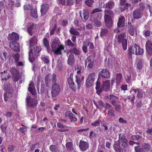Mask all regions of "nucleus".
I'll return each mask as SVG.
<instances>
[{
  "label": "nucleus",
  "instance_id": "nucleus-8",
  "mask_svg": "<svg viewBox=\"0 0 152 152\" xmlns=\"http://www.w3.org/2000/svg\"><path fill=\"white\" fill-rule=\"evenodd\" d=\"M27 21L26 20H25V22L23 24V26H25L24 28H25L26 26H28L27 28L28 32L31 36H32V34L35 31L36 26L32 23H27L26 22Z\"/></svg>",
  "mask_w": 152,
  "mask_h": 152
},
{
  "label": "nucleus",
  "instance_id": "nucleus-30",
  "mask_svg": "<svg viewBox=\"0 0 152 152\" xmlns=\"http://www.w3.org/2000/svg\"><path fill=\"white\" fill-rule=\"evenodd\" d=\"M1 80H7L9 78L10 76L9 74H8L6 71H4V72H1Z\"/></svg>",
  "mask_w": 152,
  "mask_h": 152
},
{
  "label": "nucleus",
  "instance_id": "nucleus-48",
  "mask_svg": "<svg viewBox=\"0 0 152 152\" xmlns=\"http://www.w3.org/2000/svg\"><path fill=\"white\" fill-rule=\"evenodd\" d=\"M108 115L110 117H113L115 116L114 111L113 109H110L108 112Z\"/></svg>",
  "mask_w": 152,
  "mask_h": 152
},
{
  "label": "nucleus",
  "instance_id": "nucleus-29",
  "mask_svg": "<svg viewBox=\"0 0 152 152\" xmlns=\"http://www.w3.org/2000/svg\"><path fill=\"white\" fill-rule=\"evenodd\" d=\"M29 87L28 88V91L33 95H35L36 94L35 89L33 83L31 82L29 85Z\"/></svg>",
  "mask_w": 152,
  "mask_h": 152
},
{
  "label": "nucleus",
  "instance_id": "nucleus-16",
  "mask_svg": "<svg viewBox=\"0 0 152 152\" xmlns=\"http://www.w3.org/2000/svg\"><path fill=\"white\" fill-rule=\"evenodd\" d=\"M85 66H87L88 69H91L92 68L94 65L93 60L90 57H88L85 60Z\"/></svg>",
  "mask_w": 152,
  "mask_h": 152
},
{
  "label": "nucleus",
  "instance_id": "nucleus-53",
  "mask_svg": "<svg viewBox=\"0 0 152 152\" xmlns=\"http://www.w3.org/2000/svg\"><path fill=\"white\" fill-rule=\"evenodd\" d=\"M96 133L92 131L90 132L89 137L91 139L92 137H96Z\"/></svg>",
  "mask_w": 152,
  "mask_h": 152
},
{
  "label": "nucleus",
  "instance_id": "nucleus-1",
  "mask_svg": "<svg viewBox=\"0 0 152 152\" xmlns=\"http://www.w3.org/2000/svg\"><path fill=\"white\" fill-rule=\"evenodd\" d=\"M51 46L52 50L54 53L57 54H61V51L64 48V46L60 44V42L58 38H55L51 42Z\"/></svg>",
  "mask_w": 152,
  "mask_h": 152
},
{
  "label": "nucleus",
  "instance_id": "nucleus-4",
  "mask_svg": "<svg viewBox=\"0 0 152 152\" xmlns=\"http://www.w3.org/2000/svg\"><path fill=\"white\" fill-rule=\"evenodd\" d=\"M116 36L118 37V42L122 43L124 50H126L127 48V41L124 37L126 36V34L122 32L119 34H117Z\"/></svg>",
  "mask_w": 152,
  "mask_h": 152
},
{
  "label": "nucleus",
  "instance_id": "nucleus-23",
  "mask_svg": "<svg viewBox=\"0 0 152 152\" xmlns=\"http://www.w3.org/2000/svg\"><path fill=\"white\" fill-rule=\"evenodd\" d=\"M48 8L49 6L48 4H42L41 6L40 10L41 15H44L47 12Z\"/></svg>",
  "mask_w": 152,
  "mask_h": 152
},
{
  "label": "nucleus",
  "instance_id": "nucleus-19",
  "mask_svg": "<svg viewBox=\"0 0 152 152\" xmlns=\"http://www.w3.org/2000/svg\"><path fill=\"white\" fill-rule=\"evenodd\" d=\"M146 49L148 53L150 55H152V42L147 41L145 45Z\"/></svg>",
  "mask_w": 152,
  "mask_h": 152
},
{
  "label": "nucleus",
  "instance_id": "nucleus-2",
  "mask_svg": "<svg viewBox=\"0 0 152 152\" xmlns=\"http://www.w3.org/2000/svg\"><path fill=\"white\" fill-rule=\"evenodd\" d=\"M140 47L137 44H134L132 46L130 47L129 48V58L130 61H131L132 56L131 54H135L136 55H142L144 52L143 50H140L139 53L137 52V50H139Z\"/></svg>",
  "mask_w": 152,
  "mask_h": 152
},
{
  "label": "nucleus",
  "instance_id": "nucleus-52",
  "mask_svg": "<svg viewBox=\"0 0 152 152\" xmlns=\"http://www.w3.org/2000/svg\"><path fill=\"white\" fill-rule=\"evenodd\" d=\"M125 78L126 80V82L129 83L131 79V74L130 73H128L125 76Z\"/></svg>",
  "mask_w": 152,
  "mask_h": 152
},
{
  "label": "nucleus",
  "instance_id": "nucleus-46",
  "mask_svg": "<svg viewBox=\"0 0 152 152\" xmlns=\"http://www.w3.org/2000/svg\"><path fill=\"white\" fill-rule=\"evenodd\" d=\"M65 115L66 117H69L70 120L73 116V114L71 111H68L66 112Z\"/></svg>",
  "mask_w": 152,
  "mask_h": 152
},
{
  "label": "nucleus",
  "instance_id": "nucleus-47",
  "mask_svg": "<svg viewBox=\"0 0 152 152\" xmlns=\"http://www.w3.org/2000/svg\"><path fill=\"white\" fill-rule=\"evenodd\" d=\"M101 121L99 119L96 120L94 122L91 123V125L93 126H98L100 124Z\"/></svg>",
  "mask_w": 152,
  "mask_h": 152
},
{
  "label": "nucleus",
  "instance_id": "nucleus-64",
  "mask_svg": "<svg viewBox=\"0 0 152 152\" xmlns=\"http://www.w3.org/2000/svg\"><path fill=\"white\" fill-rule=\"evenodd\" d=\"M129 99L131 100L132 101V103H134V101L135 99V97L134 96H132V97L131 96L128 97Z\"/></svg>",
  "mask_w": 152,
  "mask_h": 152
},
{
  "label": "nucleus",
  "instance_id": "nucleus-50",
  "mask_svg": "<svg viewBox=\"0 0 152 152\" xmlns=\"http://www.w3.org/2000/svg\"><path fill=\"white\" fill-rule=\"evenodd\" d=\"M65 44L69 46H74V44L72 43L69 39H68L66 42Z\"/></svg>",
  "mask_w": 152,
  "mask_h": 152
},
{
  "label": "nucleus",
  "instance_id": "nucleus-45",
  "mask_svg": "<svg viewBox=\"0 0 152 152\" xmlns=\"http://www.w3.org/2000/svg\"><path fill=\"white\" fill-rule=\"evenodd\" d=\"M41 58L42 60L44 62V63H48L49 62V60L48 57L45 56L43 55L42 57Z\"/></svg>",
  "mask_w": 152,
  "mask_h": 152
},
{
  "label": "nucleus",
  "instance_id": "nucleus-7",
  "mask_svg": "<svg viewBox=\"0 0 152 152\" xmlns=\"http://www.w3.org/2000/svg\"><path fill=\"white\" fill-rule=\"evenodd\" d=\"M119 136V144L121 148H123L125 149H127L128 147L127 143V140L125 138V136L123 134H120Z\"/></svg>",
  "mask_w": 152,
  "mask_h": 152
},
{
  "label": "nucleus",
  "instance_id": "nucleus-49",
  "mask_svg": "<svg viewBox=\"0 0 152 152\" xmlns=\"http://www.w3.org/2000/svg\"><path fill=\"white\" fill-rule=\"evenodd\" d=\"M137 67L138 69H140L142 67V62L141 60H138L137 63Z\"/></svg>",
  "mask_w": 152,
  "mask_h": 152
},
{
  "label": "nucleus",
  "instance_id": "nucleus-6",
  "mask_svg": "<svg viewBox=\"0 0 152 152\" xmlns=\"http://www.w3.org/2000/svg\"><path fill=\"white\" fill-rule=\"evenodd\" d=\"M102 17V15L100 13H98L96 14L95 18L94 19H91L92 23L95 26L100 27L102 26V23L99 21Z\"/></svg>",
  "mask_w": 152,
  "mask_h": 152
},
{
  "label": "nucleus",
  "instance_id": "nucleus-11",
  "mask_svg": "<svg viewBox=\"0 0 152 152\" xmlns=\"http://www.w3.org/2000/svg\"><path fill=\"white\" fill-rule=\"evenodd\" d=\"M56 80V75L55 74L52 75L49 74L47 75L45 78V81L47 85L49 82L52 81L53 83H55Z\"/></svg>",
  "mask_w": 152,
  "mask_h": 152
},
{
  "label": "nucleus",
  "instance_id": "nucleus-9",
  "mask_svg": "<svg viewBox=\"0 0 152 152\" xmlns=\"http://www.w3.org/2000/svg\"><path fill=\"white\" fill-rule=\"evenodd\" d=\"M95 80V74L92 73L90 74L88 77L86 83V85L87 87H90L92 86Z\"/></svg>",
  "mask_w": 152,
  "mask_h": 152
},
{
  "label": "nucleus",
  "instance_id": "nucleus-60",
  "mask_svg": "<svg viewBox=\"0 0 152 152\" xmlns=\"http://www.w3.org/2000/svg\"><path fill=\"white\" fill-rule=\"evenodd\" d=\"M115 108L116 110L118 111H119L121 109V107L119 104H116L115 103Z\"/></svg>",
  "mask_w": 152,
  "mask_h": 152
},
{
  "label": "nucleus",
  "instance_id": "nucleus-32",
  "mask_svg": "<svg viewBox=\"0 0 152 152\" xmlns=\"http://www.w3.org/2000/svg\"><path fill=\"white\" fill-rule=\"evenodd\" d=\"M81 76L80 75H76V80L77 84V88L79 89L80 87L81 83L82 82V80H81Z\"/></svg>",
  "mask_w": 152,
  "mask_h": 152
},
{
  "label": "nucleus",
  "instance_id": "nucleus-35",
  "mask_svg": "<svg viewBox=\"0 0 152 152\" xmlns=\"http://www.w3.org/2000/svg\"><path fill=\"white\" fill-rule=\"evenodd\" d=\"M31 15L34 18H37L38 17V15L37 9H32L31 11Z\"/></svg>",
  "mask_w": 152,
  "mask_h": 152
},
{
  "label": "nucleus",
  "instance_id": "nucleus-5",
  "mask_svg": "<svg viewBox=\"0 0 152 152\" xmlns=\"http://www.w3.org/2000/svg\"><path fill=\"white\" fill-rule=\"evenodd\" d=\"M41 48L39 47H36V48L34 47V49L30 50L29 53V60L31 62H32L34 59V56L41 50Z\"/></svg>",
  "mask_w": 152,
  "mask_h": 152
},
{
  "label": "nucleus",
  "instance_id": "nucleus-38",
  "mask_svg": "<svg viewBox=\"0 0 152 152\" xmlns=\"http://www.w3.org/2000/svg\"><path fill=\"white\" fill-rule=\"evenodd\" d=\"M122 77V75L120 73H118L116 76V83L118 84L120 82Z\"/></svg>",
  "mask_w": 152,
  "mask_h": 152
},
{
  "label": "nucleus",
  "instance_id": "nucleus-15",
  "mask_svg": "<svg viewBox=\"0 0 152 152\" xmlns=\"http://www.w3.org/2000/svg\"><path fill=\"white\" fill-rule=\"evenodd\" d=\"M13 76V80L14 81L17 82L19 79V72L14 67H12L10 70Z\"/></svg>",
  "mask_w": 152,
  "mask_h": 152
},
{
  "label": "nucleus",
  "instance_id": "nucleus-31",
  "mask_svg": "<svg viewBox=\"0 0 152 152\" xmlns=\"http://www.w3.org/2000/svg\"><path fill=\"white\" fill-rule=\"evenodd\" d=\"M141 13L139 10H135L133 12V17L135 19H138L140 18H141Z\"/></svg>",
  "mask_w": 152,
  "mask_h": 152
},
{
  "label": "nucleus",
  "instance_id": "nucleus-26",
  "mask_svg": "<svg viewBox=\"0 0 152 152\" xmlns=\"http://www.w3.org/2000/svg\"><path fill=\"white\" fill-rule=\"evenodd\" d=\"M128 24L129 25V33L131 36H133L136 32V31L134 26L131 25V23H129Z\"/></svg>",
  "mask_w": 152,
  "mask_h": 152
},
{
  "label": "nucleus",
  "instance_id": "nucleus-56",
  "mask_svg": "<svg viewBox=\"0 0 152 152\" xmlns=\"http://www.w3.org/2000/svg\"><path fill=\"white\" fill-rule=\"evenodd\" d=\"M7 56L6 53H3L2 54H1L0 56V58L2 59V61L4 60V58L6 59V57Z\"/></svg>",
  "mask_w": 152,
  "mask_h": 152
},
{
  "label": "nucleus",
  "instance_id": "nucleus-58",
  "mask_svg": "<svg viewBox=\"0 0 152 152\" xmlns=\"http://www.w3.org/2000/svg\"><path fill=\"white\" fill-rule=\"evenodd\" d=\"M143 146L144 148L146 150H149L150 148V145L146 143H144L143 145Z\"/></svg>",
  "mask_w": 152,
  "mask_h": 152
},
{
  "label": "nucleus",
  "instance_id": "nucleus-37",
  "mask_svg": "<svg viewBox=\"0 0 152 152\" xmlns=\"http://www.w3.org/2000/svg\"><path fill=\"white\" fill-rule=\"evenodd\" d=\"M69 31L70 33L75 35H79V32L76 30L73 27L70 28Z\"/></svg>",
  "mask_w": 152,
  "mask_h": 152
},
{
  "label": "nucleus",
  "instance_id": "nucleus-13",
  "mask_svg": "<svg viewBox=\"0 0 152 152\" xmlns=\"http://www.w3.org/2000/svg\"><path fill=\"white\" fill-rule=\"evenodd\" d=\"M52 87L51 94L53 97H55L58 94L60 91V85L54 83Z\"/></svg>",
  "mask_w": 152,
  "mask_h": 152
},
{
  "label": "nucleus",
  "instance_id": "nucleus-42",
  "mask_svg": "<svg viewBox=\"0 0 152 152\" xmlns=\"http://www.w3.org/2000/svg\"><path fill=\"white\" fill-rule=\"evenodd\" d=\"M66 147L70 150H73V144L71 142H67L66 145Z\"/></svg>",
  "mask_w": 152,
  "mask_h": 152
},
{
  "label": "nucleus",
  "instance_id": "nucleus-24",
  "mask_svg": "<svg viewBox=\"0 0 152 152\" xmlns=\"http://www.w3.org/2000/svg\"><path fill=\"white\" fill-rule=\"evenodd\" d=\"M107 98L110 100L112 104L114 106H115L116 101L118 99V97L113 95H110L107 96Z\"/></svg>",
  "mask_w": 152,
  "mask_h": 152
},
{
  "label": "nucleus",
  "instance_id": "nucleus-27",
  "mask_svg": "<svg viewBox=\"0 0 152 152\" xmlns=\"http://www.w3.org/2000/svg\"><path fill=\"white\" fill-rule=\"evenodd\" d=\"M125 18L122 16H121L117 23L118 27H122L124 26Z\"/></svg>",
  "mask_w": 152,
  "mask_h": 152
},
{
  "label": "nucleus",
  "instance_id": "nucleus-22",
  "mask_svg": "<svg viewBox=\"0 0 152 152\" xmlns=\"http://www.w3.org/2000/svg\"><path fill=\"white\" fill-rule=\"evenodd\" d=\"M110 88V85L109 80H106L103 81L102 89L105 91H107Z\"/></svg>",
  "mask_w": 152,
  "mask_h": 152
},
{
  "label": "nucleus",
  "instance_id": "nucleus-43",
  "mask_svg": "<svg viewBox=\"0 0 152 152\" xmlns=\"http://www.w3.org/2000/svg\"><path fill=\"white\" fill-rule=\"evenodd\" d=\"M43 43L44 46L45 47L47 50L49 48V45L48 40L46 38H44L43 40Z\"/></svg>",
  "mask_w": 152,
  "mask_h": 152
},
{
  "label": "nucleus",
  "instance_id": "nucleus-44",
  "mask_svg": "<svg viewBox=\"0 0 152 152\" xmlns=\"http://www.w3.org/2000/svg\"><path fill=\"white\" fill-rule=\"evenodd\" d=\"M108 33L107 29L106 28L102 29L100 32V35L101 37L104 36Z\"/></svg>",
  "mask_w": 152,
  "mask_h": 152
},
{
  "label": "nucleus",
  "instance_id": "nucleus-63",
  "mask_svg": "<svg viewBox=\"0 0 152 152\" xmlns=\"http://www.w3.org/2000/svg\"><path fill=\"white\" fill-rule=\"evenodd\" d=\"M77 75H80V74L81 71V68L80 66H78L77 68Z\"/></svg>",
  "mask_w": 152,
  "mask_h": 152
},
{
  "label": "nucleus",
  "instance_id": "nucleus-55",
  "mask_svg": "<svg viewBox=\"0 0 152 152\" xmlns=\"http://www.w3.org/2000/svg\"><path fill=\"white\" fill-rule=\"evenodd\" d=\"M86 42L87 43L88 46H89V48L93 49L94 48V46L92 43L91 42H89L88 40H85Z\"/></svg>",
  "mask_w": 152,
  "mask_h": 152
},
{
  "label": "nucleus",
  "instance_id": "nucleus-57",
  "mask_svg": "<svg viewBox=\"0 0 152 152\" xmlns=\"http://www.w3.org/2000/svg\"><path fill=\"white\" fill-rule=\"evenodd\" d=\"M14 57L15 59V61L16 62H18V61L19 56V54L18 53L15 54L14 56Z\"/></svg>",
  "mask_w": 152,
  "mask_h": 152
},
{
  "label": "nucleus",
  "instance_id": "nucleus-21",
  "mask_svg": "<svg viewBox=\"0 0 152 152\" xmlns=\"http://www.w3.org/2000/svg\"><path fill=\"white\" fill-rule=\"evenodd\" d=\"M9 46L10 48L14 51H18L19 50V45L18 43L16 42H10Z\"/></svg>",
  "mask_w": 152,
  "mask_h": 152
},
{
  "label": "nucleus",
  "instance_id": "nucleus-12",
  "mask_svg": "<svg viewBox=\"0 0 152 152\" xmlns=\"http://www.w3.org/2000/svg\"><path fill=\"white\" fill-rule=\"evenodd\" d=\"M4 89L5 91L7 92L4 94V100L6 101L8 99L9 95L12 93L11 88L10 85L7 86L6 84H5L4 85Z\"/></svg>",
  "mask_w": 152,
  "mask_h": 152
},
{
  "label": "nucleus",
  "instance_id": "nucleus-3",
  "mask_svg": "<svg viewBox=\"0 0 152 152\" xmlns=\"http://www.w3.org/2000/svg\"><path fill=\"white\" fill-rule=\"evenodd\" d=\"M113 12L110 10L105 11L104 18L105 22L107 26L111 27L112 25V21L111 18L113 17Z\"/></svg>",
  "mask_w": 152,
  "mask_h": 152
},
{
  "label": "nucleus",
  "instance_id": "nucleus-39",
  "mask_svg": "<svg viewBox=\"0 0 152 152\" xmlns=\"http://www.w3.org/2000/svg\"><path fill=\"white\" fill-rule=\"evenodd\" d=\"M50 149L52 152H57L58 150V147L54 145H50Z\"/></svg>",
  "mask_w": 152,
  "mask_h": 152
},
{
  "label": "nucleus",
  "instance_id": "nucleus-54",
  "mask_svg": "<svg viewBox=\"0 0 152 152\" xmlns=\"http://www.w3.org/2000/svg\"><path fill=\"white\" fill-rule=\"evenodd\" d=\"M144 94V93L142 91L138 92L137 94V97L139 98L142 97Z\"/></svg>",
  "mask_w": 152,
  "mask_h": 152
},
{
  "label": "nucleus",
  "instance_id": "nucleus-25",
  "mask_svg": "<svg viewBox=\"0 0 152 152\" xmlns=\"http://www.w3.org/2000/svg\"><path fill=\"white\" fill-rule=\"evenodd\" d=\"M68 81L70 87L74 91H75L76 88L75 86V84L73 80L71 77L68 78Z\"/></svg>",
  "mask_w": 152,
  "mask_h": 152
},
{
  "label": "nucleus",
  "instance_id": "nucleus-28",
  "mask_svg": "<svg viewBox=\"0 0 152 152\" xmlns=\"http://www.w3.org/2000/svg\"><path fill=\"white\" fill-rule=\"evenodd\" d=\"M100 83L99 81V78L96 82V92L98 94H100L103 91V89H102V87L100 88Z\"/></svg>",
  "mask_w": 152,
  "mask_h": 152
},
{
  "label": "nucleus",
  "instance_id": "nucleus-33",
  "mask_svg": "<svg viewBox=\"0 0 152 152\" xmlns=\"http://www.w3.org/2000/svg\"><path fill=\"white\" fill-rule=\"evenodd\" d=\"M74 2V0H64L60 4L64 5H72Z\"/></svg>",
  "mask_w": 152,
  "mask_h": 152
},
{
  "label": "nucleus",
  "instance_id": "nucleus-40",
  "mask_svg": "<svg viewBox=\"0 0 152 152\" xmlns=\"http://www.w3.org/2000/svg\"><path fill=\"white\" fill-rule=\"evenodd\" d=\"M71 51L76 55H78L80 54V52L79 50L75 47H73L72 49H71Z\"/></svg>",
  "mask_w": 152,
  "mask_h": 152
},
{
  "label": "nucleus",
  "instance_id": "nucleus-62",
  "mask_svg": "<svg viewBox=\"0 0 152 152\" xmlns=\"http://www.w3.org/2000/svg\"><path fill=\"white\" fill-rule=\"evenodd\" d=\"M135 149L136 151V152H144L143 151V149L142 148H140L138 149L137 147H135Z\"/></svg>",
  "mask_w": 152,
  "mask_h": 152
},
{
  "label": "nucleus",
  "instance_id": "nucleus-34",
  "mask_svg": "<svg viewBox=\"0 0 152 152\" xmlns=\"http://www.w3.org/2000/svg\"><path fill=\"white\" fill-rule=\"evenodd\" d=\"M114 5V3L113 1H109L104 6V7H108L110 9H112Z\"/></svg>",
  "mask_w": 152,
  "mask_h": 152
},
{
  "label": "nucleus",
  "instance_id": "nucleus-51",
  "mask_svg": "<svg viewBox=\"0 0 152 152\" xmlns=\"http://www.w3.org/2000/svg\"><path fill=\"white\" fill-rule=\"evenodd\" d=\"M94 2V0H87L85 1V3L88 6L91 7Z\"/></svg>",
  "mask_w": 152,
  "mask_h": 152
},
{
  "label": "nucleus",
  "instance_id": "nucleus-59",
  "mask_svg": "<svg viewBox=\"0 0 152 152\" xmlns=\"http://www.w3.org/2000/svg\"><path fill=\"white\" fill-rule=\"evenodd\" d=\"M102 11V10L99 8H97L93 10L92 12L91 13L92 14H94L97 12H101Z\"/></svg>",
  "mask_w": 152,
  "mask_h": 152
},
{
  "label": "nucleus",
  "instance_id": "nucleus-41",
  "mask_svg": "<svg viewBox=\"0 0 152 152\" xmlns=\"http://www.w3.org/2000/svg\"><path fill=\"white\" fill-rule=\"evenodd\" d=\"M87 43L85 41L83 43V45L82 47V50L83 52L84 53H86L87 51V47L88 46Z\"/></svg>",
  "mask_w": 152,
  "mask_h": 152
},
{
  "label": "nucleus",
  "instance_id": "nucleus-10",
  "mask_svg": "<svg viewBox=\"0 0 152 152\" xmlns=\"http://www.w3.org/2000/svg\"><path fill=\"white\" fill-rule=\"evenodd\" d=\"M26 101L28 106L31 107H35L37 104V102L36 100L29 96L27 97Z\"/></svg>",
  "mask_w": 152,
  "mask_h": 152
},
{
  "label": "nucleus",
  "instance_id": "nucleus-18",
  "mask_svg": "<svg viewBox=\"0 0 152 152\" xmlns=\"http://www.w3.org/2000/svg\"><path fill=\"white\" fill-rule=\"evenodd\" d=\"M79 147L83 151H86L89 147L88 142L82 140H80L79 144Z\"/></svg>",
  "mask_w": 152,
  "mask_h": 152
},
{
  "label": "nucleus",
  "instance_id": "nucleus-14",
  "mask_svg": "<svg viewBox=\"0 0 152 152\" xmlns=\"http://www.w3.org/2000/svg\"><path fill=\"white\" fill-rule=\"evenodd\" d=\"M99 76H101L104 78H107L110 77V73L106 69H99Z\"/></svg>",
  "mask_w": 152,
  "mask_h": 152
},
{
  "label": "nucleus",
  "instance_id": "nucleus-61",
  "mask_svg": "<svg viewBox=\"0 0 152 152\" xmlns=\"http://www.w3.org/2000/svg\"><path fill=\"white\" fill-rule=\"evenodd\" d=\"M19 130L20 132L23 133H25L27 131V129L26 127H25L20 128L19 129Z\"/></svg>",
  "mask_w": 152,
  "mask_h": 152
},
{
  "label": "nucleus",
  "instance_id": "nucleus-36",
  "mask_svg": "<svg viewBox=\"0 0 152 152\" xmlns=\"http://www.w3.org/2000/svg\"><path fill=\"white\" fill-rule=\"evenodd\" d=\"M37 43V39L35 37H33L30 41V45L31 47L33 45L36 44Z\"/></svg>",
  "mask_w": 152,
  "mask_h": 152
},
{
  "label": "nucleus",
  "instance_id": "nucleus-17",
  "mask_svg": "<svg viewBox=\"0 0 152 152\" xmlns=\"http://www.w3.org/2000/svg\"><path fill=\"white\" fill-rule=\"evenodd\" d=\"M80 16L81 18L83 21L85 22L89 18V12L87 9H84L83 11L82 14H81V12H80Z\"/></svg>",
  "mask_w": 152,
  "mask_h": 152
},
{
  "label": "nucleus",
  "instance_id": "nucleus-20",
  "mask_svg": "<svg viewBox=\"0 0 152 152\" xmlns=\"http://www.w3.org/2000/svg\"><path fill=\"white\" fill-rule=\"evenodd\" d=\"M8 39L12 41H18L19 39V36L15 32L9 34L8 37Z\"/></svg>",
  "mask_w": 152,
  "mask_h": 152
}]
</instances>
